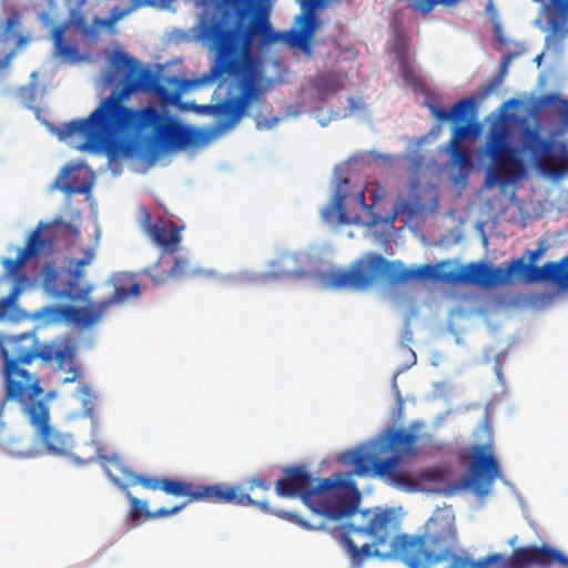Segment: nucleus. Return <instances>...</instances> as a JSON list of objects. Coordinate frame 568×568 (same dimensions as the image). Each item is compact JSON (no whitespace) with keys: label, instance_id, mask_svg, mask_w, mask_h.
Returning a JSON list of instances; mask_svg holds the SVG:
<instances>
[{"label":"nucleus","instance_id":"nucleus-1","mask_svg":"<svg viewBox=\"0 0 568 568\" xmlns=\"http://www.w3.org/2000/svg\"><path fill=\"white\" fill-rule=\"evenodd\" d=\"M163 73H101L97 83L102 90L112 87L87 119L63 123L58 131L61 140L78 135L84 142L80 151L104 152L111 159L136 156L146 152H170L200 146L209 135L183 124L166 110L154 105L126 106L134 93L152 94L164 105H178L183 92L206 82L220 80L224 98L214 104L190 103L186 109L216 119L215 128L233 129L253 106L261 105L266 94L287 82L285 73L268 78L266 73H204L197 80L163 78Z\"/></svg>","mask_w":568,"mask_h":568},{"label":"nucleus","instance_id":"nucleus-2","mask_svg":"<svg viewBox=\"0 0 568 568\" xmlns=\"http://www.w3.org/2000/svg\"><path fill=\"white\" fill-rule=\"evenodd\" d=\"M223 11L215 22L202 21L199 38L214 44L215 63L210 71H262V52L272 44L285 43L290 48L310 52L320 20L316 10L324 0H296L301 13L295 28L276 31L266 12L258 11L254 0H213Z\"/></svg>","mask_w":568,"mask_h":568},{"label":"nucleus","instance_id":"nucleus-3","mask_svg":"<svg viewBox=\"0 0 568 568\" xmlns=\"http://www.w3.org/2000/svg\"><path fill=\"white\" fill-rule=\"evenodd\" d=\"M395 527L392 509H364L359 511L357 524L343 527L339 541L354 566L379 556L382 547H387L408 568H432L457 557L455 550L458 537L452 521L432 517L422 534L393 537Z\"/></svg>","mask_w":568,"mask_h":568},{"label":"nucleus","instance_id":"nucleus-4","mask_svg":"<svg viewBox=\"0 0 568 568\" xmlns=\"http://www.w3.org/2000/svg\"><path fill=\"white\" fill-rule=\"evenodd\" d=\"M479 156L488 160L484 181L488 189L517 183L526 175L528 166L556 179L568 174V145L546 139L537 128H524L518 148H514L508 130L494 124Z\"/></svg>","mask_w":568,"mask_h":568},{"label":"nucleus","instance_id":"nucleus-5","mask_svg":"<svg viewBox=\"0 0 568 568\" xmlns=\"http://www.w3.org/2000/svg\"><path fill=\"white\" fill-rule=\"evenodd\" d=\"M280 497L300 496L302 501L318 517L313 524L298 514L278 510L276 515L308 530L324 529L329 521L351 517L357 511L361 495L349 476L342 471L327 478H314L305 466H291L275 484Z\"/></svg>","mask_w":568,"mask_h":568},{"label":"nucleus","instance_id":"nucleus-6","mask_svg":"<svg viewBox=\"0 0 568 568\" xmlns=\"http://www.w3.org/2000/svg\"><path fill=\"white\" fill-rule=\"evenodd\" d=\"M418 435L406 429H388L386 439L361 446L341 453L337 463L343 466H354L353 471L345 473L352 480V475L387 476L390 481L400 487L412 484L410 479L396 469L402 457L416 455Z\"/></svg>","mask_w":568,"mask_h":568},{"label":"nucleus","instance_id":"nucleus-7","mask_svg":"<svg viewBox=\"0 0 568 568\" xmlns=\"http://www.w3.org/2000/svg\"><path fill=\"white\" fill-rule=\"evenodd\" d=\"M104 469L109 478L116 485H120L121 479H123L128 486L141 485L149 490H162L174 497H187L186 505L192 501H207L213 504L257 506L263 511H270L266 500H254L250 494L242 493L237 486L226 487L221 484L193 485L180 479L136 475L123 468L116 458L108 459Z\"/></svg>","mask_w":568,"mask_h":568},{"label":"nucleus","instance_id":"nucleus-8","mask_svg":"<svg viewBox=\"0 0 568 568\" xmlns=\"http://www.w3.org/2000/svg\"><path fill=\"white\" fill-rule=\"evenodd\" d=\"M529 264L524 262V258H516L506 264V268L501 266H494L490 263L486 262H470L466 265H463L456 270L448 271V273H439L432 266H423L417 271H406L402 268V265L398 263H392V266L397 267L395 272H393V277L395 281L400 282L412 277H433L435 280H440L444 282H452V284H468V285H478L484 287H493L497 285H504L509 282V278L514 274H519L523 276L526 283H535L538 281H554L559 283L555 278L540 277L538 280H529L534 274L530 272V268L544 270V267L549 263L547 262L541 267L535 265L536 261L541 255V250L528 251Z\"/></svg>","mask_w":568,"mask_h":568},{"label":"nucleus","instance_id":"nucleus-9","mask_svg":"<svg viewBox=\"0 0 568 568\" xmlns=\"http://www.w3.org/2000/svg\"><path fill=\"white\" fill-rule=\"evenodd\" d=\"M392 263H398L402 265L403 270L408 271H417L423 266H427V264L418 266V267H407L402 261H388L383 255L377 253H366L361 258L355 260L351 265L346 268H335L327 273L326 282L328 286L333 288H351L355 291H365L373 286L378 280H384L385 283L392 287H398L414 280H425L430 278L436 281L433 277H412L405 281L397 282L393 277V272L397 270V267L392 266ZM442 265H445V262H442ZM430 266V264H428ZM434 266V268L439 273H445L444 271H439L438 267ZM433 267V265H432ZM438 282H443L437 280Z\"/></svg>","mask_w":568,"mask_h":568},{"label":"nucleus","instance_id":"nucleus-10","mask_svg":"<svg viewBox=\"0 0 568 568\" xmlns=\"http://www.w3.org/2000/svg\"><path fill=\"white\" fill-rule=\"evenodd\" d=\"M93 258V250H88L82 258L48 260L39 273L45 294L65 302L87 301L93 285L85 281L84 267L90 265Z\"/></svg>","mask_w":568,"mask_h":568},{"label":"nucleus","instance_id":"nucleus-11","mask_svg":"<svg viewBox=\"0 0 568 568\" xmlns=\"http://www.w3.org/2000/svg\"><path fill=\"white\" fill-rule=\"evenodd\" d=\"M114 288L109 300L91 302L85 306L54 305L49 308V315L54 320L65 321L77 326L89 327L97 323L113 304H121L141 293L140 284L135 276L128 272L115 273L111 277Z\"/></svg>","mask_w":568,"mask_h":568},{"label":"nucleus","instance_id":"nucleus-12","mask_svg":"<svg viewBox=\"0 0 568 568\" xmlns=\"http://www.w3.org/2000/svg\"><path fill=\"white\" fill-rule=\"evenodd\" d=\"M568 568V557L557 548L542 544L518 547L510 557L494 554L477 561L467 557H453L449 568Z\"/></svg>","mask_w":568,"mask_h":568},{"label":"nucleus","instance_id":"nucleus-13","mask_svg":"<svg viewBox=\"0 0 568 568\" xmlns=\"http://www.w3.org/2000/svg\"><path fill=\"white\" fill-rule=\"evenodd\" d=\"M30 425L47 450L59 456H71L77 464L91 463L94 457L81 458L72 453L73 437L69 434L57 432L51 425L50 408L44 399L33 398L27 404H20Z\"/></svg>","mask_w":568,"mask_h":568},{"label":"nucleus","instance_id":"nucleus-14","mask_svg":"<svg viewBox=\"0 0 568 568\" xmlns=\"http://www.w3.org/2000/svg\"><path fill=\"white\" fill-rule=\"evenodd\" d=\"M428 108L432 116L437 121H452L456 124L449 143L462 145L463 141L478 136L480 125L475 121L477 104L474 98L457 101L450 110L434 104H429Z\"/></svg>","mask_w":568,"mask_h":568},{"label":"nucleus","instance_id":"nucleus-15","mask_svg":"<svg viewBox=\"0 0 568 568\" xmlns=\"http://www.w3.org/2000/svg\"><path fill=\"white\" fill-rule=\"evenodd\" d=\"M499 476V465L487 445H476L469 465V475L460 479L463 487L471 488L478 495L489 491Z\"/></svg>","mask_w":568,"mask_h":568},{"label":"nucleus","instance_id":"nucleus-16","mask_svg":"<svg viewBox=\"0 0 568 568\" xmlns=\"http://www.w3.org/2000/svg\"><path fill=\"white\" fill-rule=\"evenodd\" d=\"M69 29V22H64L53 28L51 33V40L53 43L52 57L61 63L77 64L91 62V53L80 51L78 37Z\"/></svg>","mask_w":568,"mask_h":568},{"label":"nucleus","instance_id":"nucleus-17","mask_svg":"<svg viewBox=\"0 0 568 568\" xmlns=\"http://www.w3.org/2000/svg\"><path fill=\"white\" fill-rule=\"evenodd\" d=\"M42 227L43 225L40 224L36 230L31 232L24 247L18 251V254L14 258L7 257L2 260V266L6 276L18 277L22 266L29 258H36L41 253L51 250L52 241L47 240L41 235Z\"/></svg>","mask_w":568,"mask_h":568},{"label":"nucleus","instance_id":"nucleus-18","mask_svg":"<svg viewBox=\"0 0 568 568\" xmlns=\"http://www.w3.org/2000/svg\"><path fill=\"white\" fill-rule=\"evenodd\" d=\"M102 54L105 59L104 71H151L118 42L103 49Z\"/></svg>","mask_w":568,"mask_h":568},{"label":"nucleus","instance_id":"nucleus-19","mask_svg":"<svg viewBox=\"0 0 568 568\" xmlns=\"http://www.w3.org/2000/svg\"><path fill=\"white\" fill-rule=\"evenodd\" d=\"M348 184L347 179H341L334 192L331 202L322 210V217L329 224H351L358 221V217H351L345 209V186Z\"/></svg>","mask_w":568,"mask_h":568},{"label":"nucleus","instance_id":"nucleus-20","mask_svg":"<svg viewBox=\"0 0 568 568\" xmlns=\"http://www.w3.org/2000/svg\"><path fill=\"white\" fill-rule=\"evenodd\" d=\"M180 231L174 222L160 219L154 223L148 236L164 252L173 254L180 248L182 240Z\"/></svg>","mask_w":568,"mask_h":568},{"label":"nucleus","instance_id":"nucleus-21","mask_svg":"<svg viewBox=\"0 0 568 568\" xmlns=\"http://www.w3.org/2000/svg\"><path fill=\"white\" fill-rule=\"evenodd\" d=\"M347 73H317L311 84L308 93L312 98L323 99L344 89V79Z\"/></svg>","mask_w":568,"mask_h":568},{"label":"nucleus","instance_id":"nucleus-22","mask_svg":"<svg viewBox=\"0 0 568 568\" xmlns=\"http://www.w3.org/2000/svg\"><path fill=\"white\" fill-rule=\"evenodd\" d=\"M541 104L550 106L558 122L556 125L557 134L568 132V99H562L558 94L550 93L541 98Z\"/></svg>","mask_w":568,"mask_h":568},{"label":"nucleus","instance_id":"nucleus-23","mask_svg":"<svg viewBox=\"0 0 568 568\" xmlns=\"http://www.w3.org/2000/svg\"><path fill=\"white\" fill-rule=\"evenodd\" d=\"M74 358V352L68 346L61 347L55 343H43L41 349V359L44 363H51L55 361L60 368H63L65 364H72Z\"/></svg>","mask_w":568,"mask_h":568},{"label":"nucleus","instance_id":"nucleus-24","mask_svg":"<svg viewBox=\"0 0 568 568\" xmlns=\"http://www.w3.org/2000/svg\"><path fill=\"white\" fill-rule=\"evenodd\" d=\"M534 274L529 280L540 277L555 278L561 285H568V255L559 263H548L544 270L530 268Z\"/></svg>","mask_w":568,"mask_h":568},{"label":"nucleus","instance_id":"nucleus-25","mask_svg":"<svg viewBox=\"0 0 568 568\" xmlns=\"http://www.w3.org/2000/svg\"><path fill=\"white\" fill-rule=\"evenodd\" d=\"M21 24V16L19 12L12 13L7 20L4 21L3 26V37L6 40L16 39L17 40V47H22L26 43H28L29 38L24 37L22 34H17V31Z\"/></svg>","mask_w":568,"mask_h":568},{"label":"nucleus","instance_id":"nucleus-26","mask_svg":"<svg viewBox=\"0 0 568 568\" xmlns=\"http://www.w3.org/2000/svg\"><path fill=\"white\" fill-rule=\"evenodd\" d=\"M447 152L449 154V162L453 166L464 169L470 165L468 152L463 145L452 144L448 142Z\"/></svg>","mask_w":568,"mask_h":568},{"label":"nucleus","instance_id":"nucleus-27","mask_svg":"<svg viewBox=\"0 0 568 568\" xmlns=\"http://www.w3.org/2000/svg\"><path fill=\"white\" fill-rule=\"evenodd\" d=\"M163 256L159 258L154 264L143 270V274L149 276L154 285H162L172 278V273L161 266Z\"/></svg>","mask_w":568,"mask_h":568},{"label":"nucleus","instance_id":"nucleus-28","mask_svg":"<svg viewBox=\"0 0 568 568\" xmlns=\"http://www.w3.org/2000/svg\"><path fill=\"white\" fill-rule=\"evenodd\" d=\"M77 397L81 402L82 409L85 414V416L90 417L91 419L94 418V403H95V395L92 393V389L89 385H82L77 390Z\"/></svg>","mask_w":568,"mask_h":568},{"label":"nucleus","instance_id":"nucleus-29","mask_svg":"<svg viewBox=\"0 0 568 568\" xmlns=\"http://www.w3.org/2000/svg\"><path fill=\"white\" fill-rule=\"evenodd\" d=\"M58 187L67 195L85 194L91 191L92 184L89 181L79 182L75 176H72L69 181L59 184Z\"/></svg>","mask_w":568,"mask_h":568},{"label":"nucleus","instance_id":"nucleus-30","mask_svg":"<svg viewBox=\"0 0 568 568\" xmlns=\"http://www.w3.org/2000/svg\"><path fill=\"white\" fill-rule=\"evenodd\" d=\"M126 497L130 501V519L132 521H139L141 516H145V511H150L146 508V503L140 500L138 497L133 496L131 493L126 494Z\"/></svg>","mask_w":568,"mask_h":568},{"label":"nucleus","instance_id":"nucleus-31","mask_svg":"<svg viewBox=\"0 0 568 568\" xmlns=\"http://www.w3.org/2000/svg\"><path fill=\"white\" fill-rule=\"evenodd\" d=\"M347 102H348V108H347V112L344 113V115H343L344 118L354 115L356 113L366 112L368 109V105H367L364 97H357V98L349 97Z\"/></svg>","mask_w":568,"mask_h":568},{"label":"nucleus","instance_id":"nucleus-32","mask_svg":"<svg viewBox=\"0 0 568 568\" xmlns=\"http://www.w3.org/2000/svg\"><path fill=\"white\" fill-rule=\"evenodd\" d=\"M408 7L422 14H428L436 7V0H412Z\"/></svg>","mask_w":568,"mask_h":568},{"label":"nucleus","instance_id":"nucleus-33","mask_svg":"<svg viewBox=\"0 0 568 568\" xmlns=\"http://www.w3.org/2000/svg\"><path fill=\"white\" fill-rule=\"evenodd\" d=\"M185 506H186V503H183V504H181L179 506H174L173 508H170V509L162 507L155 511H145V518L154 519V518H160V517H168V516L179 513Z\"/></svg>","mask_w":568,"mask_h":568},{"label":"nucleus","instance_id":"nucleus-34","mask_svg":"<svg viewBox=\"0 0 568 568\" xmlns=\"http://www.w3.org/2000/svg\"><path fill=\"white\" fill-rule=\"evenodd\" d=\"M172 278L182 276L189 271V262L184 258H175L174 265L169 270Z\"/></svg>","mask_w":568,"mask_h":568},{"label":"nucleus","instance_id":"nucleus-35","mask_svg":"<svg viewBox=\"0 0 568 568\" xmlns=\"http://www.w3.org/2000/svg\"><path fill=\"white\" fill-rule=\"evenodd\" d=\"M140 226L146 234H149L151 232V229L154 226V224H152L151 213L145 207H140Z\"/></svg>","mask_w":568,"mask_h":568},{"label":"nucleus","instance_id":"nucleus-36","mask_svg":"<svg viewBox=\"0 0 568 568\" xmlns=\"http://www.w3.org/2000/svg\"><path fill=\"white\" fill-rule=\"evenodd\" d=\"M131 10H133V9L131 8L129 10H113L111 16L108 19L100 21V23L103 27L110 28L115 22H118L120 19H122L125 14H128Z\"/></svg>","mask_w":568,"mask_h":568},{"label":"nucleus","instance_id":"nucleus-37","mask_svg":"<svg viewBox=\"0 0 568 568\" xmlns=\"http://www.w3.org/2000/svg\"><path fill=\"white\" fill-rule=\"evenodd\" d=\"M255 488H260L264 491H268L271 489L270 483L260 477H253L248 481V489L253 491Z\"/></svg>","mask_w":568,"mask_h":568},{"label":"nucleus","instance_id":"nucleus-38","mask_svg":"<svg viewBox=\"0 0 568 568\" xmlns=\"http://www.w3.org/2000/svg\"><path fill=\"white\" fill-rule=\"evenodd\" d=\"M16 294H17V292L9 293L6 297L0 298V318H2L6 315L9 306L11 305L12 301L14 300Z\"/></svg>","mask_w":568,"mask_h":568},{"label":"nucleus","instance_id":"nucleus-39","mask_svg":"<svg viewBox=\"0 0 568 568\" xmlns=\"http://www.w3.org/2000/svg\"><path fill=\"white\" fill-rule=\"evenodd\" d=\"M371 192H372L373 204H376L377 202L383 200L385 196V190L381 186L379 183L372 184Z\"/></svg>","mask_w":568,"mask_h":568},{"label":"nucleus","instance_id":"nucleus-40","mask_svg":"<svg viewBox=\"0 0 568 568\" xmlns=\"http://www.w3.org/2000/svg\"><path fill=\"white\" fill-rule=\"evenodd\" d=\"M517 58H524V54H520V53H508V54H506L501 59V61L499 63V70L498 71H507L511 60L517 59Z\"/></svg>","mask_w":568,"mask_h":568},{"label":"nucleus","instance_id":"nucleus-41","mask_svg":"<svg viewBox=\"0 0 568 568\" xmlns=\"http://www.w3.org/2000/svg\"><path fill=\"white\" fill-rule=\"evenodd\" d=\"M68 376L63 378V384L74 383L80 377V371L77 367H71Z\"/></svg>","mask_w":568,"mask_h":568},{"label":"nucleus","instance_id":"nucleus-42","mask_svg":"<svg viewBox=\"0 0 568 568\" xmlns=\"http://www.w3.org/2000/svg\"><path fill=\"white\" fill-rule=\"evenodd\" d=\"M162 0H133L132 1V9H138L143 6H155Z\"/></svg>","mask_w":568,"mask_h":568},{"label":"nucleus","instance_id":"nucleus-43","mask_svg":"<svg viewBox=\"0 0 568 568\" xmlns=\"http://www.w3.org/2000/svg\"><path fill=\"white\" fill-rule=\"evenodd\" d=\"M13 54H14L13 52L6 53V54L0 53V71L7 69L9 67Z\"/></svg>","mask_w":568,"mask_h":568},{"label":"nucleus","instance_id":"nucleus-44","mask_svg":"<svg viewBox=\"0 0 568 568\" xmlns=\"http://www.w3.org/2000/svg\"><path fill=\"white\" fill-rule=\"evenodd\" d=\"M356 201L361 205V207L365 211H371L373 205L365 204V193L364 191H358L356 193Z\"/></svg>","mask_w":568,"mask_h":568},{"label":"nucleus","instance_id":"nucleus-45","mask_svg":"<svg viewBox=\"0 0 568 568\" xmlns=\"http://www.w3.org/2000/svg\"><path fill=\"white\" fill-rule=\"evenodd\" d=\"M460 1L462 0H436V6L437 4H443V6H446V7H453V6L457 4Z\"/></svg>","mask_w":568,"mask_h":568},{"label":"nucleus","instance_id":"nucleus-46","mask_svg":"<svg viewBox=\"0 0 568 568\" xmlns=\"http://www.w3.org/2000/svg\"><path fill=\"white\" fill-rule=\"evenodd\" d=\"M556 3L559 10L562 12H568V0H557Z\"/></svg>","mask_w":568,"mask_h":568},{"label":"nucleus","instance_id":"nucleus-47","mask_svg":"<svg viewBox=\"0 0 568 568\" xmlns=\"http://www.w3.org/2000/svg\"><path fill=\"white\" fill-rule=\"evenodd\" d=\"M303 273H304L303 271H298V270H285V271H283L284 275H290V276H294V275L301 276Z\"/></svg>","mask_w":568,"mask_h":568},{"label":"nucleus","instance_id":"nucleus-48","mask_svg":"<svg viewBox=\"0 0 568 568\" xmlns=\"http://www.w3.org/2000/svg\"><path fill=\"white\" fill-rule=\"evenodd\" d=\"M403 211V207H395L393 214L389 216L388 221L393 223L395 219L397 217L398 213Z\"/></svg>","mask_w":568,"mask_h":568},{"label":"nucleus","instance_id":"nucleus-49","mask_svg":"<svg viewBox=\"0 0 568 568\" xmlns=\"http://www.w3.org/2000/svg\"><path fill=\"white\" fill-rule=\"evenodd\" d=\"M542 59V54H537L536 57L534 58H528V61L529 62H537V64L539 65L540 64V61Z\"/></svg>","mask_w":568,"mask_h":568},{"label":"nucleus","instance_id":"nucleus-50","mask_svg":"<svg viewBox=\"0 0 568 568\" xmlns=\"http://www.w3.org/2000/svg\"><path fill=\"white\" fill-rule=\"evenodd\" d=\"M281 261H282V263L285 264L287 262L294 261V257L291 255H284V256H282Z\"/></svg>","mask_w":568,"mask_h":568},{"label":"nucleus","instance_id":"nucleus-51","mask_svg":"<svg viewBox=\"0 0 568 568\" xmlns=\"http://www.w3.org/2000/svg\"><path fill=\"white\" fill-rule=\"evenodd\" d=\"M72 171V169H69V168H65L62 172V179H67L68 175L70 174V172Z\"/></svg>","mask_w":568,"mask_h":568},{"label":"nucleus","instance_id":"nucleus-52","mask_svg":"<svg viewBox=\"0 0 568 568\" xmlns=\"http://www.w3.org/2000/svg\"><path fill=\"white\" fill-rule=\"evenodd\" d=\"M516 101L515 100H509L508 102H506L504 105H503V110H505L508 105H511V104H515Z\"/></svg>","mask_w":568,"mask_h":568},{"label":"nucleus","instance_id":"nucleus-53","mask_svg":"<svg viewBox=\"0 0 568 568\" xmlns=\"http://www.w3.org/2000/svg\"><path fill=\"white\" fill-rule=\"evenodd\" d=\"M155 71H164V65L163 64H158L155 67Z\"/></svg>","mask_w":568,"mask_h":568},{"label":"nucleus","instance_id":"nucleus-54","mask_svg":"<svg viewBox=\"0 0 568 568\" xmlns=\"http://www.w3.org/2000/svg\"><path fill=\"white\" fill-rule=\"evenodd\" d=\"M491 8H493V1H491V0H489V1H488V4H487V9H491Z\"/></svg>","mask_w":568,"mask_h":568},{"label":"nucleus","instance_id":"nucleus-55","mask_svg":"<svg viewBox=\"0 0 568 568\" xmlns=\"http://www.w3.org/2000/svg\"><path fill=\"white\" fill-rule=\"evenodd\" d=\"M409 71L408 68L404 64L403 72Z\"/></svg>","mask_w":568,"mask_h":568},{"label":"nucleus","instance_id":"nucleus-56","mask_svg":"<svg viewBox=\"0 0 568 568\" xmlns=\"http://www.w3.org/2000/svg\"><path fill=\"white\" fill-rule=\"evenodd\" d=\"M257 126L262 128V123L260 121H257Z\"/></svg>","mask_w":568,"mask_h":568}]
</instances>
